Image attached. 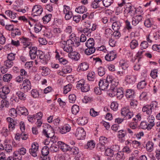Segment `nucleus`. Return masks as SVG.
Returning a JSON list of instances; mask_svg holds the SVG:
<instances>
[{
    "label": "nucleus",
    "mask_w": 160,
    "mask_h": 160,
    "mask_svg": "<svg viewBox=\"0 0 160 160\" xmlns=\"http://www.w3.org/2000/svg\"><path fill=\"white\" fill-rule=\"evenodd\" d=\"M72 88V85L71 83L65 86L64 88L63 92L64 94H66L68 92L70 91Z\"/></svg>",
    "instance_id": "09e8293b"
},
{
    "label": "nucleus",
    "mask_w": 160,
    "mask_h": 160,
    "mask_svg": "<svg viewBox=\"0 0 160 160\" xmlns=\"http://www.w3.org/2000/svg\"><path fill=\"white\" fill-rule=\"evenodd\" d=\"M76 88L78 89H80L82 92H87L90 89L89 85L88 84L85 83L83 80H81L78 82Z\"/></svg>",
    "instance_id": "20e7f679"
},
{
    "label": "nucleus",
    "mask_w": 160,
    "mask_h": 160,
    "mask_svg": "<svg viewBox=\"0 0 160 160\" xmlns=\"http://www.w3.org/2000/svg\"><path fill=\"white\" fill-rule=\"evenodd\" d=\"M86 135V132L83 128H78L77 129L75 135L78 139H83Z\"/></svg>",
    "instance_id": "1a4fd4ad"
},
{
    "label": "nucleus",
    "mask_w": 160,
    "mask_h": 160,
    "mask_svg": "<svg viewBox=\"0 0 160 160\" xmlns=\"http://www.w3.org/2000/svg\"><path fill=\"white\" fill-rule=\"evenodd\" d=\"M146 148L148 152H152L154 148V143L151 141H148L146 144Z\"/></svg>",
    "instance_id": "5701e85b"
},
{
    "label": "nucleus",
    "mask_w": 160,
    "mask_h": 160,
    "mask_svg": "<svg viewBox=\"0 0 160 160\" xmlns=\"http://www.w3.org/2000/svg\"><path fill=\"white\" fill-rule=\"evenodd\" d=\"M88 68L89 65L87 62H82L79 64L78 69L84 71L87 70Z\"/></svg>",
    "instance_id": "a878e982"
},
{
    "label": "nucleus",
    "mask_w": 160,
    "mask_h": 160,
    "mask_svg": "<svg viewBox=\"0 0 160 160\" xmlns=\"http://www.w3.org/2000/svg\"><path fill=\"white\" fill-rule=\"evenodd\" d=\"M98 75L100 76H102L105 73V68L102 67H99L97 69Z\"/></svg>",
    "instance_id": "de8ad7c7"
},
{
    "label": "nucleus",
    "mask_w": 160,
    "mask_h": 160,
    "mask_svg": "<svg viewBox=\"0 0 160 160\" xmlns=\"http://www.w3.org/2000/svg\"><path fill=\"white\" fill-rule=\"evenodd\" d=\"M148 122H147L148 123V127L149 128L151 129L155 125L154 118L153 115H150L148 118Z\"/></svg>",
    "instance_id": "b1692460"
},
{
    "label": "nucleus",
    "mask_w": 160,
    "mask_h": 160,
    "mask_svg": "<svg viewBox=\"0 0 160 160\" xmlns=\"http://www.w3.org/2000/svg\"><path fill=\"white\" fill-rule=\"evenodd\" d=\"M42 26L39 23H36L34 25V30L37 33L41 31Z\"/></svg>",
    "instance_id": "a19ab883"
},
{
    "label": "nucleus",
    "mask_w": 160,
    "mask_h": 160,
    "mask_svg": "<svg viewBox=\"0 0 160 160\" xmlns=\"http://www.w3.org/2000/svg\"><path fill=\"white\" fill-rule=\"evenodd\" d=\"M39 69L42 71V73L43 76H46L49 74L50 72V69L45 67L40 66Z\"/></svg>",
    "instance_id": "bb28decb"
},
{
    "label": "nucleus",
    "mask_w": 160,
    "mask_h": 160,
    "mask_svg": "<svg viewBox=\"0 0 160 160\" xmlns=\"http://www.w3.org/2000/svg\"><path fill=\"white\" fill-rule=\"evenodd\" d=\"M59 128L60 133L62 134H64L70 131L71 127L69 124H66Z\"/></svg>",
    "instance_id": "2eb2a0df"
},
{
    "label": "nucleus",
    "mask_w": 160,
    "mask_h": 160,
    "mask_svg": "<svg viewBox=\"0 0 160 160\" xmlns=\"http://www.w3.org/2000/svg\"><path fill=\"white\" fill-rule=\"evenodd\" d=\"M138 46V42L135 39L132 40L130 43V46L132 49L136 48Z\"/></svg>",
    "instance_id": "c9c22d12"
},
{
    "label": "nucleus",
    "mask_w": 160,
    "mask_h": 160,
    "mask_svg": "<svg viewBox=\"0 0 160 160\" xmlns=\"http://www.w3.org/2000/svg\"><path fill=\"white\" fill-rule=\"evenodd\" d=\"M113 31L110 28L106 29L105 30V34L107 37H110L112 35Z\"/></svg>",
    "instance_id": "bf43d9fd"
},
{
    "label": "nucleus",
    "mask_w": 160,
    "mask_h": 160,
    "mask_svg": "<svg viewBox=\"0 0 160 160\" xmlns=\"http://www.w3.org/2000/svg\"><path fill=\"white\" fill-rule=\"evenodd\" d=\"M21 34V32L20 30L17 28L15 29H13L11 33L12 36L13 37H14L16 35H20Z\"/></svg>",
    "instance_id": "c03bdc74"
},
{
    "label": "nucleus",
    "mask_w": 160,
    "mask_h": 160,
    "mask_svg": "<svg viewBox=\"0 0 160 160\" xmlns=\"http://www.w3.org/2000/svg\"><path fill=\"white\" fill-rule=\"evenodd\" d=\"M20 40L23 45V48H25L30 47L31 44V39L29 38L22 37Z\"/></svg>",
    "instance_id": "ddd939ff"
},
{
    "label": "nucleus",
    "mask_w": 160,
    "mask_h": 160,
    "mask_svg": "<svg viewBox=\"0 0 160 160\" xmlns=\"http://www.w3.org/2000/svg\"><path fill=\"white\" fill-rule=\"evenodd\" d=\"M18 111L22 115L27 116L28 114V112L27 108L23 107H18L17 108Z\"/></svg>",
    "instance_id": "393cba45"
},
{
    "label": "nucleus",
    "mask_w": 160,
    "mask_h": 160,
    "mask_svg": "<svg viewBox=\"0 0 160 160\" xmlns=\"http://www.w3.org/2000/svg\"><path fill=\"white\" fill-rule=\"evenodd\" d=\"M86 46H90V45H94V40L93 38H90L85 43Z\"/></svg>",
    "instance_id": "e2e57ef3"
},
{
    "label": "nucleus",
    "mask_w": 160,
    "mask_h": 160,
    "mask_svg": "<svg viewBox=\"0 0 160 160\" xmlns=\"http://www.w3.org/2000/svg\"><path fill=\"white\" fill-rule=\"evenodd\" d=\"M9 113V115L13 118L16 117L17 116V111L14 108H12L10 109Z\"/></svg>",
    "instance_id": "8fccbe9b"
},
{
    "label": "nucleus",
    "mask_w": 160,
    "mask_h": 160,
    "mask_svg": "<svg viewBox=\"0 0 160 160\" xmlns=\"http://www.w3.org/2000/svg\"><path fill=\"white\" fill-rule=\"evenodd\" d=\"M68 57L74 61H78L80 58V54L77 52L74 51L69 52L68 54Z\"/></svg>",
    "instance_id": "f8f14e48"
},
{
    "label": "nucleus",
    "mask_w": 160,
    "mask_h": 160,
    "mask_svg": "<svg viewBox=\"0 0 160 160\" xmlns=\"http://www.w3.org/2000/svg\"><path fill=\"white\" fill-rule=\"evenodd\" d=\"M5 150L8 153L11 152L12 151V147L10 144H6L5 145Z\"/></svg>",
    "instance_id": "052dcab7"
},
{
    "label": "nucleus",
    "mask_w": 160,
    "mask_h": 160,
    "mask_svg": "<svg viewBox=\"0 0 160 160\" xmlns=\"http://www.w3.org/2000/svg\"><path fill=\"white\" fill-rule=\"evenodd\" d=\"M118 137L119 138H124L126 134V131L124 130H119L118 132Z\"/></svg>",
    "instance_id": "3c124183"
},
{
    "label": "nucleus",
    "mask_w": 160,
    "mask_h": 160,
    "mask_svg": "<svg viewBox=\"0 0 160 160\" xmlns=\"http://www.w3.org/2000/svg\"><path fill=\"white\" fill-rule=\"evenodd\" d=\"M127 98H133L135 96L134 91L132 89H128L126 91L125 94Z\"/></svg>",
    "instance_id": "c756f323"
},
{
    "label": "nucleus",
    "mask_w": 160,
    "mask_h": 160,
    "mask_svg": "<svg viewBox=\"0 0 160 160\" xmlns=\"http://www.w3.org/2000/svg\"><path fill=\"white\" fill-rule=\"evenodd\" d=\"M147 84V83L145 80H142L139 82L137 88L139 89L144 88Z\"/></svg>",
    "instance_id": "79ce46f5"
},
{
    "label": "nucleus",
    "mask_w": 160,
    "mask_h": 160,
    "mask_svg": "<svg viewBox=\"0 0 160 160\" xmlns=\"http://www.w3.org/2000/svg\"><path fill=\"white\" fill-rule=\"evenodd\" d=\"M136 11V8L132 6L130 4H128L126 5L124 11L131 16L134 15Z\"/></svg>",
    "instance_id": "9d476101"
},
{
    "label": "nucleus",
    "mask_w": 160,
    "mask_h": 160,
    "mask_svg": "<svg viewBox=\"0 0 160 160\" xmlns=\"http://www.w3.org/2000/svg\"><path fill=\"white\" fill-rule=\"evenodd\" d=\"M28 48L30 49L29 54L31 58L32 59H34L35 58L36 56L38 58L39 53H40V52L41 51L40 50H37V48L35 47H33L32 48L31 47H28Z\"/></svg>",
    "instance_id": "423d86ee"
},
{
    "label": "nucleus",
    "mask_w": 160,
    "mask_h": 160,
    "mask_svg": "<svg viewBox=\"0 0 160 160\" xmlns=\"http://www.w3.org/2000/svg\"><path fill=\"white\" fill-rule=\"evenodd\" d=\"M130 111L129 108L128 107H124L122 108L121 110V115L124 117Z\"/></svg>",
    "instance_id": "603ef678"
},
{
    "label": "nucleus",
    "mask_w": 160,
    "mask_h": 160,
    "mask_svg": "<svg viewBox=\"0 0 160 160\" xmlns=\"http://www.w3.org/2000/svg\"><path fill=\"white\" fill-rule=\"evenodd\" d=\"M79 111V107L77 105H74L72 108V112L73 114L76 115Z\"/></svg>",
    "instance_id": "37998d69"
},
{
    "label": "nucleus",
    "mask_w": 160,
    "mask_h": 160,
    "mask_svg": "<svg viewBox=\"0 0 160 160\" xmlns=\"http://www.w3.org/2000/svg\"><path fill=\"white\" fill-rule=\"evenodd\" d=\"M142 16L141 15H138L133 17L132 18V24L134 26H136L142 19Z\"/></svg>",
    "instance_id": "412c9836"
},
{
    "label": "nucleus",
    "mask_w": 160,
    "mask_h": 160,
    "mask_svg": "<svg viewBox=\"0 0 160 160\" xmlns=\"http://www.w3.org/2000/svg\"><path fill=\"white\" fill-rule=\"evenodd\" d=\"M95 143L92 140L88 142L87 144V148L92 149L95 147Z\"/></svg>",
    "instance_id": "13d9d810"
},
{
    "label": "nucleus",
    "mask_w": 160,
    "mask_h": 160,
    "mask_svg": "<svg viewBox=\"0 0 160 160\" xmlns=\"http://www.w3.org/2000/svg\"><path fill=\"white\" fill-rule=\"evenodd\" d=\"M116 158L117 160H123L125 158L123 152H119L117 154Z\"/></svg>",
    "instance_id": "6e6d98bb"
},
{
    "label": "nucleus",
    "mask_w": 160,
    "mask_h": 160,
    "mask_svg": "<svg viewBox=\"0 0 160 160\" xmlns=\"http://www.w3.org/2000/svg\"><path fill=\"white\" fill-rule=\"evenodd\" d=\"M52 15L49 14H46L42 18V20L44 23H47L49 22L51 19Z\"/></svg>",
    "instance_id": "e433bc0d"
},
{
    "label": "nucleus",
    "mask_w": 160,
    "mask_h": 160,
    "mask_svg": "<svg viewBox=\"0 0 160 160\" xmlns=\"http://www.w3.org/2000/svg\"><path fill=\"white\" fill-rule=\"evenodd\" d=\"M99 143L105 145L108 142L107 138L105 137L101 136L99 138Z\"/></svg>",
    "instance_id": "774afa93"
},
{
    "label": "nucleus",
    "mask_w": 160,
    "mask_h": 160,
    "mask_svg": "<svg viewBox=\"0 0 160 160\" xmlns=\"http://www.w3.org/2000/svg\"><path fill=\"white\" fill-rule=\"evenodd\" d=\"M12 78V75L10 74L7 73L3 75V80L5 82H8L11 81Z\"/></svg>",
    "instance_id": "58836bf2"
},
{
    "label": "nucleus",
    "mask_w": 160,
    "mask_h": 160,
    "mask_svg": "<svg viewBox=\"0 0 160 160\" xmlns=\"http://www.w3.org/2000/svg\"><path fill=\"white\" fill-rule=\"evenodd\" d=\"M105 155L109 156L110 157H112L114 155L113 150L110 148H107L105 149Z\"/></svg>",
    "instance_id": "ea45409f"
},
{
    "label": "nucleus",
    "mask_w": 160,
    "mask_h": 160,
    "mask_svg": "<svg viewBox=\"0 0 160 160\" xmlns=\"http://www.w3.org/2000/svg\"><path fill=\"white\" fill-rule=\"evenodd\" d=\"M32 96L35 98L38 97L39 96L38 91L36 89H33L31 91Z\"/></svg>",
    "instance_id": "69168bd1"
},
{
    "label": "nucleus",
    "mask_w": 160,
    "mask_h": 160,
    "mask_svg": "<svg viewBox=\"0 0 160 160\" xmlns=\"http://www.w3.org/2000/svg\"><path fill=\"white\" fill-rule=\"evenodd\" d=\"M43 11V8L41 6L39 5H34L32 9V15L33 16H40L42 14Z\"/></svg>",
    "instance_id": "0eeeda50"
},
{
    "label": "nucleus",
    "mask_w": 160,
    "mask_h": 160,
    "mask_svg": "<svg viewBox=\"0 0 160 160\" xmlns=\"http://www.w3.org/2000/svg\"><path fill=\"white\" fill-rule=\"evenodd\" d=\"M13 63L11 60L8 59L4 62V64L5 65L7 68H11L13 65Z\"/></svg>",
    "instance_id": "5fc2aeb1"
},
{
    "label": "nucleus",
    "mask_w": 160,
    "mask_h": 160,
    "mask_svg": "<svg viewBox=\"0 0 160 160\" xmlns=\"http://www.w3.org/2000/svg\"><path fill=\"white\" fill-rule=\"evenodd\" d=\"M41 152L42 156H48L49 153L48 147L46 146L44 147L42 149Z\"/></svg>",
    "instance_id": "49530a36"
},
{
    "label": "nucleus",
    "mask_w": 160,
    "mask_h": 160,
    "mask_svg": "<svg viewBox=\"0 0 160 160\" xmlns=\"http://www.w3.org/2000/svg\"><path fill=\"white\" fill-rule=\"evenodd\" d=\"M136 76L134 75H127L125 78L126 82L129 84H133L136 81Z\"/></svg>",
    "instance_id": "a211bd4d"
},
{
    "label": "nucleus",
    "mask_w": 160,
    "mask_h": 160,
    "mask_svg": "<svg viewBox=\"0 0 160 160\" xmlns=\"http://www.w3.org/2000/svg\"><path fill=\"white\" fill-rule=\"evenodd\" d=\"M63 72L64 73H68L71 72L72 71V69L69 66H65L62 68Z\"/></svg>",
    "instance_id": "0e129e2a"
},
{
    "label": "nucleus",
    "mask_w": 160,
    "mask_h": 160,
    "mask_svg": "<svg viewBox=\"0 0 160 160\" xmlns=\"http://www.w3.org/2000/svg\"><path fill=\"white\" fill-rule=\"evenodd\" d=\"M16 95L18 97V98L21 100L24 101L26 99V95L24 92L21 91H18L16 92Z\"/></svg>",
    "instance_id": "72a5a7b5"
},
{
    "label": "nucleus",
    "mask_w": 160,
    "mask_h": 160,
    "mask_svg": "<svg viewBox=\"0 0 160 160\" xmlns=\"http://www.w3.org/2000/svg\"><path fill=\"white\" fill-rule=\"evenodd\" d=\"M102 2L104 6L108 8L113 3L114 0H102Z\"/></svg>",
    "instance_id": "f704fd0d"
},
{
    "label": "nucleus",
    "mask_w": 160,
    "mask_h": 160,
    "mask_svg": "<svg viewBox=\"0 0 160 160\" xmlns=\"http://www.w3.org/2000/svg\"><path fill=\"white\" fill-rule=\"evenodd\" d=\"M77 122L79 124L84 125L88 122V120L86 117H82L78 118Z\"/></svg>",
    "instance_id": "c85d7f7f"
},
{
    "label": "nucleus",
    "mask_w": 160,
    "mask_h": 160,
    "mask_svg": "<svg viewBox=\"0 0 160 160\" xmlns=\"http://www.w3.org/2000/svg\"><path fill=\"white\" fill-rule=\"evenodd\" d=\"M69 148V151H71L73 154H77L79 152V149L77 147H73L72 148L70 147Z\"/></svg>",
    "instance_id": "338daca9"
},
{
    "label": "nucleus",
    "mask_w": 160,
    "mask_h": 160,
    "mask_svg": "<svg viewBox=\"0 0 160 160\" xmlns=\"http://www.w3.org/2000/svg\"><path fill=\"white\" fill-rule=\"evenodd\" d=\"M148 123L146 122H142L140 123V128L143 129H147L148 130H150L151 129L149 128L148 127L149 125H148Z\"/></svg>",
    "instance_id": "a18cd8bd"
},
{
    "label": "nucleus",
    "mask_w": 160,
    "mask_h": 160,
    "mask_svg": "<svg viewBox=\"0 0 160 160\" xmlns=\"http://www.w3.org/2000/svg\"><path fill=\"white\" fill-rule=\"evenodd\" d=\"M73 43L72 41L71 40H67V44L66 45V46L64 47L63 48L64 51L69 53L72 52L73 50L72 47L73 46L72 43Z\"/></svg>",
    "instance_id": "f3484780"
},
{
    "label": "nucleus",
    "mask_w": 160,
    "mask_h": 160,
    "mask_svg": "<svg viewBox=\"0 0 160 160\" xmlns=\"http://www.w3.org/2000/svg\"><path fill=\"white\" fill-rule=\"evenodd\" d=\"M98 84L100 88L102 90L107 89L109 86L108 83L106 82L104 80H100Z\"/></svg>",
    "instance_id": "4be33fe9"
},
{
    "label": "nucleus",
    "mask_w": 160,
    "mask_h": 160,
    "mask_svg": "<svg viewBox=\"0 0 160 160\" xmlns=\"http://www.w3.org/2000/svg\"><path fill=\"white\" fill-rule=\"evenodd\" d=\"M46 127H45L43 130L42 133L47 137L50 138L52 142L54 143L56 141L53 140L54 135V132L53 128L50 125H47Z\"/></svg>",
    "instance_id": "f257e3e1"
},
{
    "label": "nucleus",
    "mask_w": 160,
    "mask_h": 160,
    "mask_svg": "<svg viewBox=\"0 0 160 160\" xmlns=\"http://www.w3.org/2000/svg\"><path fill=\"white\" fill-rule=\"evenodd\" d=\"M121 26V23L119 21L113 22L112 25V29L114 31L119 30Z\"/></svg>",
    "instance_id": "cd10ccee"
},
{
    "label": "nucleus",
    "mask_w": 160,
    "mask_h": 160,
    "mask_svg": "<svg viewBox=\"0 0 160 160\" xmlns=\"http://www.w3.org/2000/svg\"><path fill=\"white\" fill-rule=\"evenodd\" d=\"M95 75L94 72H89L87 75V77L88 80L89 81H93L95 79Z\"/></svg>",
    "instance_id": "864d4df0"
},
{
    "label": "nucleus",
    "mask_w": 160,
    "mask_h": 160,
    "mask_svg": "<svg viewBox=\"0 0 160 160\" xmlns=\"http://www.w3.org/2000/svg\"><path fill=\"white\" fill-rule=\"evenodd\" d=\"M102 2V0H94L91 4V7L93 8H101Z\"/></svg>",
    "instance_id": "aec40b11"
},
{
    "label": "nucleus",
    "mask_w": 160,
    "mask_h": 160,
    "mask_svg": "<svg viewBox=\"0 0 160 160\" xmlns=\"http://www.w3.org/2000/svg\"><path fill=\"white\" fill-rule=\"evenodd\" d=\"M87 26L85 28H83L82 30L80 31V32L82 33L83 32L84 35L88 37L91 36V33L92 31H95L97 28L98 26L96 24H93L91 27H90V24L89 23H87Z\"/></svg>",
    "instance_id": "7ed1b4c3"
},
{
    "label": "nucleus",
    "mask_w": 160,
    "mask_h": 160,
    "mask_svg": "<svg viewBox=\"0 0 160 160\" xmlns=\"http://www.w3.org/2000/svg\"><path fill=\"white\" fill-rule=\"evenodd\" d=\"M5 14L11 19H14L16 17L17 13L10 10L5 11Z\"/></svg>",
    "instance_id": "2f4dec72"
},
{
    "label": "nucleus",
    "mask_w": 160,
    "mask_h": 160,
    "mask_svg": "<svg viewBox=\"0 0 160 160\" xmlns=\"http://www.w3.org/2000/svg\"><path fill=\"white\" fill-rule=\"evenodd\" d=\"M123 93L122 88H117L116 95L117 98L120 100L123 97Z\"/></svg>",
    "instance_id": "473e14b6"
},
{
    "label": "nucleus",
    "mask_w": 160,
    "mask_h": 160,
    "mask_svg": "<svg viewBox=\"0 0 160 160\" xmlns=\"http://www.w3.org/2000/svg\"><path fill=\"white\" fill-rule=\"evenodd\" d=\"M38 57L40 59V62L44 65L47 64L51 58L49 52L45 54L42 51L40 52Z\"/></svg>",
    "instance_id": "39448f33"
},
{
    "label": "nucleus",
    "mask_w": 160,
    "mask_h": 160,
    "mask_svg": "<svg viewBox=\"0 0 160 160\" xmlns=\"http://www.w3.org/2000/svg\"><path fill=\"white\" fill-rule=\"evenodd\" d=\"M144 52V51L142 50H140L137 52L136 54V57L139 58L138 59V61L139 62L140 59L142 58L143 57V54Z\"/></svg>",
    "instance_id": "680f3d73"
},
{
    "label": "nucleus",
    "mask_w": 160,
    "mask_h": 160,
    "mask_svg": "<svg viewBox=\"0 0 160 160\" xmlns=\"http://www.w3.org/2000/svg\"><path fill=\"white\" fill-rule=\"evenodd\" d=\"M38 144L35 142L32 143L31 147L29 149V152L30 154L33 157L37 156L38 150Z\"/></svg>",
    "instance_id": "6e6552de"
},
{
    "label": "nucleus",
    "mask_w": 160,
    "mask_h": 160,
    "mask_svg": "<svg viewBox=\"0 0 160 160\" xmlns=\"http://www.w3.org/2000/svg\"><path fill=\"white\" fill-rule=\"evenodd\" d=\"M68 40H71L73 42L72 45L73 46H75L76 47H78L80 45L79 42V38L78 37L75 38L74 39H69Z\"/></svg>",
    "instance_id": "4c0bfd02"
},
{
    "label": "nucleus",
    "mask_w": 160,
    "mask_h": 160,
    "mask_svg": "<svg viewBox=\"0 0 160 160\" xmlns=\"http://www.w3.org/2000/svg\"><path fill=\"white\" fill-rule=\"evenodd\" d=\"M57 143L58 148L63 152H66L68 151H69V148H70V147L65 143L62 142L58 141Z\"/></svg>",
    "instance_id": "dca6fc26"
},
{
    "label": "nucleus",
    "mask_w": 160,
    "mask_h": 160,
    "mask_svg": "<svg viewBox=\"0 0 160 160\" xmlns=\"http://www.w3.org/2000/svg\"><path fill=\"white\" fill-rule=\"evenodd\" d=\"M117 54L115 51H112L107 54L105 57V59L108 61H112L116 57Z\"/></svg>",
    "instance_id": "4468645a"
},
{
    "label": "nucleus",
    "mask_w": 160,
    "mask_h": 160,
    "mask_svg": "<svg viewBox=\"0 0 160 160\" xmlns=\"http://www.w3.org/2000/svg\"><path fill=\"white\" fill-rule=\"evenodd\" d=\"M158 102L155 101L152 102L150 105H147L143 106L142 108V111L146 112L147 114L150 115L152 111L158 107Z\"/></svg>",
    "instance_id": "f03ea898"
},
{
    "label": "nucleus",
    "mask_w": 160,
    "mask_h": 160,
    "mask_svg": "<svg viewBox=\"0 0 160 160\" xmlns=\"http://www.w3.org/2000/svg\"><path fill=\"white\" fill-rule=\"evenodd\" d=\"M87 8L84 6L82 5L75 9V11L79 13H83L87 11Z\"/></svg>",
    "instance_id": "7c9ffc66"
},
{
    "label": "nucleus",
    "mask_w": 160,
    "mask_h": 160,
    "mask_svg": "<svg viewBox=\"0 0 160 160\" xmlns=\"http://www.w3.org/2000/svg\"><path fill=\"white\" fill-rule=\"evenodd\" d=\"M97 148L98 150L101 152H103L105 150V146L104 144H102L100 143L97 144Z\"/></svg>",
    "instance_id": "4d7b16f0"
},
{
    "label": "nucleus",
    "mask_w": 160,
    "mask_h": 160,
    "mask_svg": "<svg viewBox=\"0 0 160 160\" xmlns=\"http://www.w3.org/2000/svg\"><path fill=\"white\" fill-rule=\"evenodd\" d=\"M22 88L23 89L24 92H28L31 88V85L30 81L28 79H26L23 81L22 84Z\"/></svg>",
    "instance_id": "9b49d317"
},
{
    "label": "nucleus",
    "mask_w": 160,
    "mask_h": 160,
    "mask_svg": "<svg viewBox=\"0 0 160 160\" xmlns=\"http://www.w3.org/2000/svg\"><path fill=\"white\" fill-rule=\"evenodd\" d=\"M94 45H90V46H86L88 48L85 51V53L87 55H90L94 53L96 49L94 47Z\"/></svg>",
    "instance_id": "6ab92c4d"
}]
</instances>
